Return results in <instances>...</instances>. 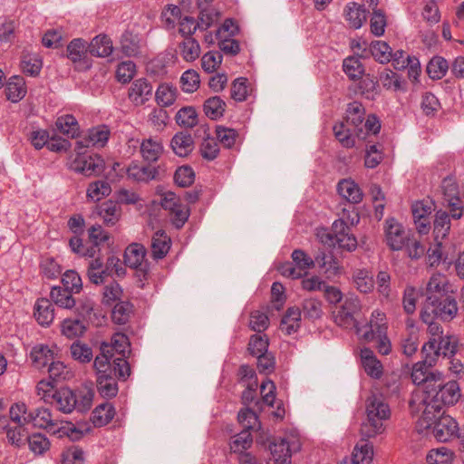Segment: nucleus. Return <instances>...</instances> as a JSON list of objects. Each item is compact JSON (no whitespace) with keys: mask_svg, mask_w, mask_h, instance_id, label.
<instances>
[{"mask_svg":"<svg viewBox=\"0 0 464 464\" xmlns=\"http://www.w3.org/2000/svg\"><path fill=\"white\" fill-rule=\"evenodd\" d=\"M26 94V89L22 78L14 76L10 78L5 87L6 98L12 102L21 101Z\"/></svg>","mask_w":464,"mask_h":464,"instance_id":"obj_41","label":"nucleus"},{"mask_svg":"<svg viewBox=\"0 0 464 464\" xmlns=\"http://www.w3.org/2000/svg\"><path fill=\"white\" fill-rule=\"evenodd\" d=\"M300 449L298 441H289L280 439L272 442L269 446L274 460L278 464H291V455Z\"/></svg>","mask_w":464,"mask_h":464,"instance_id":"obj_14","label":"nucleus"},{"mask_svg":"<svg viewBox=\"0 0 464 464\" xmlns=\"http://www.w3.org/2000/svg\"><path fill=\"white\" fill-rule=\"evenodd\" d=\"M67 57L77 71H87L92 65L88 43L82 38H75L69 43Z\"/></svg>","mask_w":464,"mask_h":464,"instance_id":"obj_7","label":"nucleus"},{"mask_svg":"<svg viewBox=\"0 0 464 464\" xmlns=\"http://www.w3.org/2000/svg\"><path fill=\"white\" fill-rule=\"evenodd\" d=\"M361 309L357 297H347L340 309L334 314V322L341 327L350 328L355 325L354 314Z\"/></svg>","mask_w":464,"mask_h":464,"instance_id":"obj_13","label":"nucleus"},{"mask_svg":"<svg viewBox=\"0 0 464 464\" xmlns=\"http://www.w3.org/2000/svg\"><path fill=\"white\" fill-rule=\"evenodd\" d=\"M199 74L195 70L185 71L180 77L181 89L184 92H193L199 87Z\"/></svg>","mask_w":464,"mask_h":464,"instance_id":"obj_60","label":"nucleus"},{"mask_svg":"<svg viewBox=\"0 0 464 464\" xmlns=\"http://www.w3.org/2000/svg\"><path fill=\"white\" fill-rule=\"evenodd\" d=\"M365 110L362 104L359 102H353L348 104L346 109L345 121L347 124L352 125L356 131V136L361 140H365L362 135V123L364 119Z\"/></svg>","mask_w":464,"mask_h":464,"instance_id":"obj_23","label":"nucleus"},{"mask_svg":"<svg viewBox=\"0 0 464 464\" xmlns=\"http://www.w3.org/2000/svg\"><path fill=\"white\" fill-rule=\"evenodd\" d=\"M353 282L358 291L363 294L371 293L374 288V280L367 269H356L353 273Z\"/></svg>","mask_w":464,"mask_h":464,"instance_id":"obj_38","label":"nucleus"},{"mask_svg":"<svg viewBox=\"0 0 464 464\" xmlns=\"http://www.w3.org/2000/svg\"><path fill=\"white\" fill-rule=\"evenodd\" d=\"M301 326V310L298 307H290L281 320L280 328L286 334H292Z\"/></svg>","mask_w":464,"mask_h":464,"instance_id":"obj_34","label":"nucleus"},{"mask_svg":"<svg viewBox=\"0 0 464 464\" xmlns=\"http://www.w3.org/2000/svg\"><path fill=\"white\" fill-rule=\"evenodd\" d=\"M130 353V342L124 334L116 333L111 337V343H102L101 344V353L96 357H103L105 362L113 366V361L117 358H122L126 361L127 354Z\"/></svg>","mask_w":464,"mask_h":464,"instance_id":"obj_5","label":"nucleus"},{"mask_svg":"<svg viewBox=\"0 0 464 464\" xmlns=\"http://www.w3.org/2000/svg\"><path fill=\"white\" fill-rule=\"evenodd\" d=\"M10 420L16 425L29 424V411L24 402L14 403L9 409Z\"/></svg>","mask_w":464,"mask_h":464,"instance_id":"obj_56","label":"nucleus"},{"mask_svg":"<svg viewBox=\"0 0 464 464\" xmlns=\"http://www.w3.org/2000/svg\"><path fill=\"white\" fill-rule=\"evenodd\" d=\"M28 420L29 424H33L36 428L45 429L53 434H57L58 437L67 436L72 440H76L82 434L72 423L54 419L47 408L42 407L29 411Z\"/></svg>","mask_w":464,"mask_h":464,"instance_id":"obj_3","label":"nucleus"},{"mask_svg":"<svg viewBox=\"0 0 464 464\" xmlns=\"http://www.w3.org/2000/svg\"><path fill=\"white\" fill-rule=\"evenodd\" d=\"M450 288L449 280L444 275L433 274L426 286V300L423 307H432V304L448 296L447 294L451 291Z\"/></svg>","mask_w":464,"mask_h":464,"instance_id":"obj_10","label":"nucleus"},{"mask_svg":"<svg viewBox=\"0 0 464 464\" xmlns=\"http://www.w3.org/2000/svg\"><path fill=\"white\" fill-rule=\"evenodd\" d=\"M91 56L108 57L113 51L112 42L110 37L105 34L95 36L91 43L88 44Z\"/></svg>","mask_w":464,"mask_h":464,"instance_id":"obj_31","label":"nucleus"},{"mask_svg":"<svg viewBox=\"0 0 464 464\" xmlns=\"http://www.w3.org/2000/svg\"><path fill=\"white\" fill-rule=\"evenodd\" d=\"M152 94V86L145 79L140 78L132 82L129 89V99L135 106L143 105Z\"/></svg>","mask_w":464,"mask_h":464,"instance_id":"obj_19","label":"nucleus"},{"mask_svg":"<svg viewBox=\"0 0 464 464\" xmlns=\"http://www.w3.org/2000/svg\"><path fill=\"white\" fill-rule=\"evenodd\" d=\"M343 69L352 80L360 79L364 73V68L358 57L350 56L343 60Z\"/></svg>","mask_w":464,"mask_h":464,"instance_id":"obj_53","label":"nucleus"},{"mask_svg":"<svg viewBox=\"0 0 464 464\" xmlns=\"http://www.w3.org/2000/svg\"><path fill=\"white\" fill-rule=\"evenodd\" d=\"M43 66L42 59L36 53L24 54L21 61V68L23 72L30 76L39 74Z\"/></svg>","mask_w":464,"mask_h":464,"instance_id":"obj_48","label":"nucleus"},{"mask_svg":"<svg viewBox=\"0 0 464 464\" xmlns=\"http://www.w3.org/2000/svg\"><path fill=\"white\" fill-rule=\"evenodd\" d=\"M347 123L340 122L334 126V133L344 148H353L355 145V140L352 135V130L346 126Z\"/></svg>","mask_w":464,"mask_h":464,"instance_id":"obj_59","label":"nucleus"},{"mask_svg":"<svg viewBox=\"0 0 464 464\" xmlns=\"http://www.w3.org/2000/svg\"><path fill=\"white\" fill-rule=\"evenodd\" d=\"M31 359L34 366L38 369H42L48 366L53 360V353L47 345H36L34 346L30 353Z\"/></svg>","mask_w":464,"mask_h":464,"instance_id":"obj_40","label":"nucleus"},{"mask_svg":"<svg viewBox=\"0 0 464 464\" xmlns=\"http://www.w3.org/2000/svg\"><path fill=\"white\" fill-rule=\"evenodd\" d=\"M74 395H76L77 402L76 411L79 412L88 411L92 405L94 398L93 389L90 386L84 385L74 391Z\"/></svg>","mask_w":464,"mask_h":464,"instance_id":"obj_43","label":"nucleus"},{"mask_svg":"<svg viewBox=\"0 0 464 464\" xmlns=\"http://www.w3.org/2000/svg\"><path fill=\"white\" fill-rule=\"evenodd\" d=\"M76 395L74 392L69 388H62L55 391L52 398L53 403H55L57 409L63 413H71L73 410H76Z\"/></svg>","mask_w":464,"mask_h":464,"instance_id":"obj_26","label":"nucleus"},{"mask_svg":"<svg viewBox=\"0 0 464 464\" xmlns=\"http://www.w3.org/2000/svg\"><path fill=\"white\" fill-rule=\"evenodd\" d=\"M110 136V130L105 125H101L91 129L88 132V136L84 140H79L76 142L75 150H82L83 148L89 146L103 147Z\"/></svg>","mask_w":464,"mask_h":464,"instance_id":"obj_22","label":"nucleus"},{"mask_svg":"<svg viewBox=\"0 0 464 464\" xmlns=\"http://www.w3.org/2000/svg\"><path fill=\"white\" fill-rule=\"evenodd\" d=\"M29 449L36 455H42L50 448L49 440L41 433H34L28 436L27 441Z\"/></svg>","mask_w":464,"mask_h":464,"instance_id":"obj_61","label":"nucleus"},{"mask_svg":"<svg viewBox=\"0 0 464 464\" xmlns=\"http://www.w3.org/2000/svg\"><path fill=\"white\" fill-rule=\"evenodd\" d=\"M146 256V248L138 243L130 244L125 250L124 262L131 268H139L142 266Z\"/></svg>","mask_w":464,"mask_h":464,"instance_id":"obj_33","label":"nucleus"},{"mask_svg":"<svg viewBox=\"0 0 464 464\" xmlns=\"http://www.w3.org/2000/svg\"><path fill=\"white\" fill-rule=\"evenodd\" d=\"M111 192V185L106 180H97L91 183L87 188V197L93 201H99Z\"/></svg>","mask_w":464,"mask_h":464,"instance_id":"obj_52","label":"nucleus"},{"mask_svg":"<svg viewBox=\"0 0 464 464\" xmlns=\"http://www.w3.org/2000/svg\"><path fill=\"white\" fill-rule=\"evenodd\" d=\"M337 190L340 196L352 204H357L362 199V192L352 179H343L338 183Z\"/></svg>","mask_w":464,"mask_h":464,"instance_id":"obj_30","label":"nucleus"},{"mask_svg":"<svg viewBox=\"0 0 464 464\" xmlns=\"http://www.w3.org/2000/svg\"><path fill=\"white\" fill-rule=\"evenodd\" d=\"M170 144L174 153L179 157L188 156L194 149L193 138L187 131L176 133Z\"/></svg>","mask_w":464,"mask_h":464,"instance_id":"obj_29","label":"nucleus"},{"mask_svg":"<svg viewBox=\"0 0 464 464\" xmlns=\"http://www.w3.org/2000/svg\"><path fill=\"white\" fill-rule=\"evenodd\" d=\"M97 214L106 226H114L121 218V208L117 202L108 200L97 207Z\"/></svg>","mask_w":464,"mask_h":464,"instance_id":"obj_28","label":"nucleus"},{"mask_svg":"<svg viewBox=\"0 0 464 464\" xmlns=\"http://www.w3.org/2000/svg\"><path fill=\"white\" fill-rule=\"evenodd\" d=\"M121 49L128 57L137 56L140 53V45L137 36L126 33L121 39Z\"/></svg>","mask_w":464,"mask_h":464,"instance_id":"obj_58","label":"nucleus"},{"mask_svg":"<svg viewBox=\"0 0 464 464\" xmlns=\"http://www.w3.org/2000/svg\"><path fill=\"white\" fill-rule=\"evenodd\" d=\"M115 410L110 403H102L92 411V421L95 426H104L108 424L114 417Z\"/></svg>","mask_w":464,"mask_h":464,"instance_id":"obj_44","label":"nucleus"},{"mask_svg":"<svg viewBox=\"0 0 464 464\" xmlns=\"http://www.w3.org/2000/svg\"><path fill=\"white\" fill-rule=\"evenodd\" d=\"M366 421L361 428L362 435L372 438L383 431V421L391 416V410L382 394L372 393L366 401Z\"/></svg>","mask_w":464,"mask_h":464,"instance_id":"obj_2","label":"nucleus"},{"mask_svg":"<svg viewBox=\"0 0 464 464\" xmlns=\"http://www.w3.org/2000/svg\"><path fill=\"white\" fill-rule=\"evenodd\" d=\"M433 309L430 306L422 307L420 312V319L423 324L427 325V332L430 334V338L440 339V336H443V330L439 323V319L434 317L431 313H433Z\"/></svg>","mask_w":464,"mask_h":464,"instance_id":"obj_36","label":"nucleus"},{"mask_svg":"<svg viewBox=\"0 0 464 464\" xmlns=\"http://www.w3.org/2000/svg\"><path fill=\"white\" fill-rule=\"evenodd\" d=\"M162 171L160 166L153 167L131 163L127 169V175L136 181L148 182L159 179Z\"/></svg>","mask_w":464,"mask_h":464,"instance_id":"obj_21","label":"nucleus"},{"mask_svg":"<svg viewBox=\"0 0 464 464\" xmlns=\"http://www.w3.org/2000/svg\"><path fill=\"white\" fill-rule=\"evenodd\" d=\"M424 408L422 410L421 416L418 420L419 430L423 432L424 430L429 431L430 429L434 425V422L441 415V407L440 403H436L432 399L426 398L423 400Z\"/></svg>","mask_w":464,"mask_h":464,"instance_id":"obj_17","label":"nucleus"},{"mask_svg":"<svg viewBox=\"0 0 464 464\" xmlns=\"http://www.w3.org/2000/svg\"><path fill=\"white\" fill-rule=\"evenodd\" d=\"M56 128L60 132L71 137H75L79 132V125L76 119L71 115L66 114L59 117L56 120Z\"/></svg>","mask_w":464,"mask_h":464,"instance_id":"obj_51","label":"nucleus"},{"mask_svg":"<svg viewBox=\"0 0 464 464\" xmlns=\"http://www.w3.org/2000/svg\"><path fill=\"white\" fill-rule=\"evenodd\" d=\"M171 240L163 230L155 232L151 239V253L155 259L163 258L170 248Z\"/></svg>","mask_w":464,"mask_h":464,"instance_id":"obj_32","label":"nucleus"},{"mask_svg":"<svg viewBox=\"0 0 464 464\" xmlns=\"http://www.w3.org/2000/svg\"><path fill=\"white\" fill-rule=\"evenodd\" d=\"M456 350V338L450 335H443L440 339L430 338L429 342L423 344L421 353H427L432 356V352H434V361L437 362L440 355L450 357L455 354Z\"/></svg>","mask_w":464,"mask_h":464,"instance_id":"obj_11","label":"nucleus"},{"mask_svg":"<svg viewBox=\"0 0 464 464\" xmlns=\"http://www.w3.org/2000/svg\"><path fill=\"white\" fill-rule=\"evenodd\" d=\"M366 18L367 14L363 6L355 3L347 5L346 20L349 22V24L352 27L355 29L361 28L363 23L366 21Z\"/></svg>","mask_w":464,"mask_h":464,"instance_id":"obj_42","label":"nucleus"},{"mask_svg":"<svg viewBox=\"0 0 464 464\" xmlns=\"http://www.w3.org/2000/svg\"><path fill=\"white\" fill-rule=\"evenodd\" d=\"M333 231L335 233V246L350 252L356 249L357 240L350 232V227L343 220V218L333 223Z\"/></svg>","mask_w":464,"mask_h":464,"instance_id":"obj_15","label":"nucleus"},{"mask_svg":"<svg viewBox=\"0 0 464 464\" xmlns=\"http://www.w3.org/2000/svg\"><path fill=\"white\" fill-rule=\"evenodd\" d=\"M177 88L169 83H161L156 90L155 100L161 107L172 105L177 98Z\"/></svg>","mask_w":464,"mask_h":464,"instance_id":"obj_39","label":"nucleus"},{"mask_svg":"<svg viewBox=\"0 0 464 464\" xmlns=\"http://www.w3.org/2000/svg\"><path fill=\"white\" fill-rule=\"evenodd\" d=\"M61 330L64 336L72 339L82 336L86 331V326L80 319H65Z\"/></svg>","mask_w":464,"mask_h":464,"instance_id":"obj_49","label":"nucleus"},{"mask_svg":"<svg viewBox=\"0 0 464 464\" xmlns=\"http://www.w3.org/2000/svg\"><path fill=\"white\" fill-rule=\"evenodd\" d=\"M411 235V232L395 218H388L385 221V241L392 250H402Z\"/></svg>","mask_w":464,"mask_h":464,"instance_id":"obj_9","label":"nucleus"},{"mask_svg":"<svg viewBox=\"0 0 464 464\" xmlns=\"http://www.w3.org/2000/svg\"><path fill=\"white\" fill-rule=\"evenodd\" d=\"M226 103L218 96L208 98L204 103L206 115L213 120L221 117L225 111Z\"/></svg>","mask_w":464,"mask_h":464,"instance_id":"obj_57","label":"nucleus"},{"mask_svg":"<svg viewBox=\"0 0 464 464\" xmlns=\"http://www.w3.org/2000/svg\"><path fill=\"white\" fill-rule=\"evenodd\" d=\"M450 226V215L444 210L437 211L433 221V237L439 246H442L444 240L448 238Z\"/></svg>","mask_w":464,"mask_h":464,"instance_id":"obj_24","label":"nucleus"},{"mask_svg":"<svg viewBox=\"0 0 464 464\" xmlns=\"http://www.w3.org/2000/svg\"><path fill=\"white\" fill-rule=\"evenodd\" d=\"M84 451L78 446H72L62 453V464H83Z\"/></svg>","mask_w":464,"mask_h":464,"instance_id":"obj_64","label":"nucleus"},{"mask_svg":"<svg viewBox=\"0 0 464 464\" xmlns=\"http://www.w3.org/2000/svg\"><path fill=\"white\" fill-rule=\"evenodd\" d=\"M24 426H11L5 416H0V430L5 433L7 442L15 448L24 446L27 441L28 435Z\"/></svg>","mask_w":464,"mask_h":464,"instance_id":"obj_16","label":"nucleus"},{"mask_svg":"<svg viewBox=\"0 0 464 464\" xmlns=\"http://www.w3.org/2000/svg\"><path fill=\"white\" fill-rule=\"evenodd\" d=\"M180 54L186 62L197 60L201 53L198 42L192 37H186L179 45Z\"/></svg>","mask_w":464,"mask_h":464,"instance_id":"obj_46","label":"nucleus"},{"mask_svg":"<svg viewBox=\"0 0 464 464\" xmlns=\"http://www.w3.org/2000/svg\"><path fill=\"white\" fill-rule=\"evenodd\" d=\"M426 459L429 464H452L453 452L446 447H440L430 450Z\"/></svg>","mask_w":464,"mask_h":464,"instance_id":"obj_50","label":"nucleus"},{"mask_svg":"<svg viewBox=\"0 0 464 464\" xmlns=\"http://www.w3.org/2000/svg\"><path fill=\"white\" fill-rule=\"evenodd\" d=\"M303 313L309 320L319 319L323 314L322 302L315 298H307L303 302Z\"/></svg>","mask_w":464,"mask_h":464,"instance_id":"obj_63","label":"nucleus"},{"mask_svg":"<svg viewBox=\"0 0 464 464\" xmlns=\"http://www.w3.org/2000/svg\"><path fill=\"white\" fill-rule=\"evenodd\" d=\"M313 259L314 266L316 264L328 278L336 276L342 272V266L330 252L319 250Z\"/></svg>","mask_w":464,"mask_h":464,"instance_id":"obj_20","label":"nucleus"},{"mask_svg":"<svg viewBox=\"0 0 464 464\" xmlns=\"http://www.w3.org/2000/svg\"><path fill=\"white\" fill-rule=\"evenodd\" d=\"M94 368L97 375V388L102 397H114L118 393L116 378L126 379L130 375V366L127 361L117 358L113 366L105 362L103 357H95Z\"/></svg>","mask_w":464,"mask_h":464,"instance_id":"obj_1","label":"nucleus"},{"mask_svg":"<svg viewBox=\"0 0 464 464\" xmlns=\"http://www.w3.org/2000/svg\"><path fill=\"white\" fill-rule=\"evenodd\" d=\"M176 122L185 128H192L198 123V114L196 110L191 107H183L176 114Z\"/></svg>","mask_w":464,"mask_h":464,"instance_id":"obj_55","label":"nucleus"},{"mask_svg":"<svg viewBox=\"0 0 464 464\" xmlns=\"http://www.w3.org/2000/svg\"><path fill=\"white\" fill-rule=\"evenodd\" d=\"M441 379L435 385L426 391L428 398L432 399L436 403L442 405H453L460 398V389L457 382L451 381L442 384Z\"/></svg>","mask_w":464,"mask_h":464,"instance_id":"obj_6","label":"nucleus"},{"mask_svg":"<svg viewBox=\"0 0 464 464\" xmlns=\"http://www.w3.org/2000/svg\"><path fill=\"white\" fill-rule=\"evenodd\" d=\"M432 308L433 313H431V314L444 322H450L454 319L459 311L457 301L452 296H446L440 299V301L432 304Z\"/></svg>","mask_w":464,"mask_h":464,"instance_id":"obj_18","label":"nucleus"},{"mask_svg":"<svg viewBox=\"0 0 464 464\" xmlns=\"http://www.w3.org/2000/svg\"><path fill=\"white\" fill-rule=\"evenodd\" d=\"M360 359L364 372L372 378L379 379L382 375V364L375 356L373 351L364 347L360 351Z\"/></svg>","mask_w":464,"mask_h":464,"instance_id":"obj_25","label":"nucleus"},{"mask_svg":"<svg viewBox=\"0 0 464 464\" xmlns=\"http://www.w3.org/2000/svg\"><path fill=\"white\" fill-rule=\"evenodd\" d=\"M140 149L143 160L148 162L157 161L163 151L162 144L151 138L143 140Z\"/></svg>","mask_w":464,"mask_h":464,"instance_id":"obj_35","label":"nucleus"},{"mask_svg":"<svg viewBox=\"0 0 464 464\" xmlns=\"http://www.w3.org/2000/svg\"><path fill=\"white\" fill-rule=\"evenodd\" d=\"M252 442L253 440L250 432L246 430H243L241 432L231 438L229 445L233 452L240 454L250 448Z\"/></svg>","mask_w":464,"mask_h":464,"instance_id":"obj_54","label":"nucleus"},{"mask_svg":"<svg viewBox=\"0 0 464 464\" xmlns=\"http://www.w3.org/2000/svg\"><path fill=\"white\" fill-rule=\"evenodd\" d=\"M422 356L423 359L412 367L411 379L414 384L423 385L426 392L441 380L442 373L432 371V367L436 363L434 352H432V356L427 353H422Z\"/></svg>","mask_w":464,"mask_h":464,"instance_id":"obj_4","label":"nucleus"},{"mask_svg":"<svg viewBox=\"0 0 464 464\" xmlns=\"http://www.w3.org/2000/svg\"><path fill=\"white\" fill-rule=\"evenodd\" d=\"M369 53L380 63H387L392 59V48L386 42L373 41L370 45Z\"/></svg>","mask_w":464,"mask_h":464,"instance_id":"obj_45","label":"nucleus"},{"mask_svg":"<svg viewBox=\"0 0 464 464\" xmlns=\"http://www.w3.org/2000/svg\"><path fill=\"white\" fill-rule=\"evenodd\" d=\"M372 447L368 443L356 445L353 452V464H371L372 460Z\"/></svg>","mask_w":464,"mask_h":464,"instance_id":"obj_62","label":"nucleus"},{"mask_svg":"<svg viewBox=\"0 0 464 464\" xmlns=\"http://www.w3.org/2000/svg\"><path fill=\"white\" fill-rule=\"evenodd\" d=\"M77 150V157L70 163V169L86 177L101 174L104 169L103 159L97 155L82 156V150Z\"/></svg>","mask_w":464,"mask_h":464,"instance_id":"obj_8","label":"nucleus"},{"mask_svg":"<svg viewBox=\"0 0 464 464\" xmlns=\"http://www.w3.org/2000/svg\"><path fill=\"white\" fill-rule=\"evenodd\" d=\"M449 69V63L446 59L441 56H434L427 65V72L433 80L443 78Z\"/></svg>","mask_w":464,"mask_h":464,"instance_id":"obj_47","label":"nucleus"},{"mask_svg":"<svg viewBox=\"0 0 464 464\" xmlns=\"http://www.w3.org/2000/svg\"><path fill=\"white\" fill-rule=\"evenodd\" d=\"M72 292L61 286H53L50 292L52 301L59 307L72 309L76 305V301L72 295Z\"/></svg>","mask_w":464,"mask_h":464,"instance_id":"obj_37","label":"nucleus"},{"mask_svg":"<svg viewBox=\"0 0 464 464\" xmlns=\"http://www.w3.org/2000/svg\"><path fill=\"white\" fill-rule=\"evenodd\" d=\"M34 315L42 326H49L54 319V309L51 301L47 298H40L34 304Z\"/></svg>","mask_w":464,"mask_h":464,"instance_id":"obj_27","label":"nucleus"},{"mask_svg":"<svg viewBox=\"0 0 464 464\" xmlns=\"http://www.w3.org/2000/svg\"><path fill=\"white\" fill-rule=\"evenodd\" d=\"M429 431L438 441L446 442L456 438L459 424L451 416L442 413Z\"/></svg>","mask_w":464,"mask_h":464,"instance_id":"obj_12","label":"nucleus"}]
</instances>
